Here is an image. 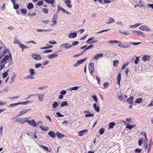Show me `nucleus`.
<instances>
[{
	"mask_svg": "<svg viewBox=\"0 0 153 153\" xmlns=\"http://www.w3.org/2000/svg\"><path fill=\"white\" fill-rule=\"evenodd\" d=\"M115 123L114 122H112L110 123L109 124V128H114V126L115 125Z\"/></svg>",
	"mask_w": 153,
	"mask_h": 153,
	"instance_id": "393cba45",
	"label": "nucleus"
},
{
	"mask_svg": "<svg viewBox=\"0 0 153 153\" xmlns=\"http://www.w3.org/2000/svg\"><path fill=\"white\" fill-rule=\"evenodd\" d=\"M105 129L103 128H101L99 130L100 134H102L104 132Z\"/></svg>",
	"mask_w": 153,
	"mask_h": 153,
	"instance_id": "4c0bfd02",
	"label": "nucleus"
},
{
	"mask_svg": "<svg viewBox=\"0 0 153 153\" xmlns=\"http://www.w3.org/2000/svg\"><path fill=\"white\" fill-rule=\"evenodd\" d=\"M94 38V36H93V37H91L86 42L87 43V44H90V42H89L91 41V40H92Z\"/></svg>",
	"mask_w": 153,
	"mask_h": 153,
	"instance_id": "a18cd8bd",
	"label": "nucleus"
},
{
	"mask_svg": "<svg viewBox=\"0 0 153 153\" xmlns=\"http://www.w3.org/2000/svg\"><path fill=\"white\" fill-rule=\"evenodd\" d=\"M48 42L49 44H56V42L55 41H49Z\"/></svg>",
	"mask_w": 153,
	"mask_h": 153,
	"instance_id": "bf43d9fd",
	"label": "nucleus"
},
{
	"mask_svg": "<svg viewBox=\"0 0 153 153\" xmlns=\"http://www.w3.org/2000/svg\"><path fill=\"white\" fill-rule=\"evenodd\" d=\"M88 129H85L82 131H79L78 133L79 135V136H82L85 135L88 132Z\"/></svg>",
	"mask_w": 153,
	"mask_h": 153,
	"instance_id": "1a4fd4ad",
	"label": "nucleus"
},
{
	"mask_svg": "<svg viewBox=\"0 0 153 153\" xmlns=\"http://www.w3.org/2000/svg\"><path fill=\"white\" fill-rule=\"evenodd\" d=\"M133 98L132 96L130 97L127 100V102H128V103L130 105L133 104Z\"/></svg>",
	"mask_w": 153,
	"mask_h": 153,
	"instance_id": "aec40b11",
	"label": "nucleus"
},
{
	"mask_svg": "<svg viewBox=\"0 0 153 153\" xmlns=\"http://www.w3.org/2000/svg\"><path fill=\"white\" fill-rule=\"evenodd\" d=\"M57 18V15L55 13L54 14V16H53V19L52 20V22H53V23L51 24V26H54L56 24V19Z\"/></svg>",
	"mask_w": 153,
	"mask_h": 153,
	"instance_id": "9d476101",
	"label": "nucleus"
},
{
	"mask_svg": "<svg viewBox=\"0 0 153 153\" xmlns=\"http://www.w3.org/2000/svg\"><path fill=\"white\" fill-rule=\"evenodd\" d=\"M4 55V53L3 52H0V59H1Z\"/></svg>",
	"mask_w": 153,
	"mask_h": 153,
	"instance_id": "774afa93",
	"label": "nucleus"
},
{
	"mask_svg": "<svg viewBox=\"0 0 153 153\" xmlns=\"http://www.w3.org/2000/svg\"><path fill=\"white\" fill-rule=\"evenodd\" d=\"M60 94L63 95H65L66 93V91L65 90H62L60 92Z\"/></svg>",
	"mask_w": 153,
	"mask_h": 153,
	"instance_id": "0e129e2a",
	"label": "nucleus"
},
{
	"mask_svg": "<svg viewBox=\"0 0 153 153\" xmlns=\"http://www.w3.org/2000/svg\"><path fill=\"white\" fill-rule=\"evenodd\" d=\"M31 111V109L30 108L21 111L20 113V115H22L28 112L29 111Z\"/></svg>",
	"mask_w": 153,
	"mask_h": 153,
	"instance_id": "9b49d317",
	"label": "nucleus"
},
{
	"mask_svg": "<svg viewBox=\"0 0 153 153\" xmlns=\"http://www.w3.org/2000/svg\"><path fill=\"white\" fill-rule=\"evenodd\" d=\"M58 55L56 54H54L53 55H51L48 56L50 59H51L54 58L56 57Z\"/></svg>",
	"mask_w": 153,
	"mask_h": 153,
	"instance_id": "bb28decb",
	"label": "nucleus"
},
{
	"mask_svg": "<svg viewBox=\"0 0 153 153\" xmlns=\"http://www.w3.org/2000/svg\"><path fill=\"white\" fill-rule=\"evenodd\" d=\"M68 104L67 102L66 101H64L62 102L61 107H63L65 105L68 106Z\"/></svg>",
	"mask_w": 153,
	"mask_h": 153,
	"instance_id": "cd10ccee",
	"label": "nucleus"
},
{
	"mask_svg": "<svg viewBox=\"0 0 153 153\" xmlns=\"http://www.w3.org/2000/svg\"><path fill=\"white\" fill-rule=\"evenodd\" d=\"M42 12L45 13H48V10L47 8H43L42 9Z\"/></svg>",
	"mask_w": 153,
	"mask_h": 153,
	"instance_id": "de8ad7c7",
	"label": "nucleus"
},
{
	"mask_svg": "<svg viewBox=\"0 0 153 153\" xmlns=\"http://www.w3.org/2000/svg\"><path fill=\"white\" fill-rule=\"evenodd\" d=\"M79 44V42L78 41H76L73 43L71 45V46L72 47L77 45Z\"/></svg>",
	"mask_w": 153,
	"mask_h": 153,
	"instance_id": "09e8293b",
	"label": "nucleus"
},
{
	"mask_svg": "<svg viewBox=\"0 0 153 153\" xmlns=\"http://www.w3.org/2000/svg\"><path fill=\"white\" fill-rule=\"evenodd\" d=\"M114 22V19L111 17H110L108 20V22H106V23L107 24H110L111 23Z\"/></svg>",
	"mask_w": 153,
	"mask_h": 153,
	"instance_id": "c85d7f7f",
	"label": "nucleus"
},
{
	"mask_svg": "<svg viewBox=\"0 0 153 153\" xmlns=\"http://www.w3.org/2000/svg\"><path fill=\"white\" fill-rule=\"evenodd\" d=\"M121 74L120 73H119V74L118 75L117 78V83H118L119 84V85H120V82L121 80Z\"/></svg>",
	"mask_w": 153,
	"mask_h": 153,
	"instance_id": "5701e85b",
	"label": "nucleus"
},
{
	"mask_svg": "<svg viewBox=\"0 0 153 153\" xmlns=\"http://www.w3.org/2000/svg\"><path fill=\"white\" fill-rule=\"evenodd\" d=\"M40 147L41 148H43V149H44V150H45L46 151H49L48 148L46 146H40Z\"/></svg>",
	"mask_w": 153,
	"mask_h": 153,
	"instance_id": "c03bdc74",
	"label": "nucleus"
},
{
	"mask_svg": "<svg viewBox=\"0 0 153 153\" xmlns=\"http://www.w3.org/2000/svg\"><path fill=\"white\" fill-rule=\"evenodd\" d=\"M30 74L31 76H32L35 74L34 70L33 68H31L30 69Z\"/></svg>",
	"mask_w": 153,
	"mask_h": 153,
	"instance_id": "f704fd0d",
	"label": "nucleus"
},
{
	"mask_svg": "<svg viewBox=\"0 0 153 153\" xmlns=\"http://www.w3.org/2000/svg\"><path fill=\"white\" fill-rule=\"evenodd\" d=\"M44 96V95L43 94H40L39 96V100L40 101H42L43 100V98Z\"/></svg>",
	"mask_w": 153,
	"mask_h": 153,
	"instance_id": "473e14b6",
	"label": "nucleus"
},
{
	"mask_svg": "<svg viewBox=\"0 0 153 153\" xmlns=\"http://www.w3.org/2000/svg\"><path fill=\"white\" fill-rule=\"evenodd\" d=\"M150 58V56L144 55L142 58V60L144 62L146 60H149Z\"/></svg>",
	"mask_w": 153,
	"mask_h": 153,
	"instance_id": "ddd939ff",
	"label": "nucleus"
},
{
	"mask_svg": "<svg viewBox=\"0 0 153 153\" xmlns=\"http://www.w3.org/2000/svg\"><path fill=\"white\" fill-rule=\"evenodd\" d=\"M3 53H4V55L7 53H10L9 50H8L7 49H5Z\"/></svg>",
	"mask_w": 153,
	"mask_h": 153,
	"instance_id": "603ef678",
	"label": "nucleus"
},
{
	"mask_svg": "<svg viewBox=\"0 0 153 153\" xmlns=\"http://www.w3.org/2000/svg\"><path fill=\"white\" fill-rule=\"evenodd\" d=\"M26 122L27 123L30 125L33 126V127H35L36 126L37 124L35 121V120L33 119L31 120H29L27 119V118Z\"/></svg>",
	"mask_w": 153,
	"mask_h": 153,
	"instance_id": "39448f33",
	"label": "nucleus"
},
{
	"mask_svg": "<svg viewBox=\"0 0 153 153\" xmlns=\"http://www.w3.org/2000/svg\"><path fill=\"white\" fill-rule=\"evenodd\" d=\"M79 88V87L77 86H75L74 87H72L71 88V89L72 90H76L78 89Z\"/></svg>",
	"mask_w": 153,
	"mask_h": 153,
	"instance_id": "5fc2aeb1",
	"label": "nucleus"
},
{
	"mask_svg": "<svg viewBox=\"0 0 153 153\" xmlns=\"http://www.w3.org/2000/svg\"><path fill=\"white\" fill-rule=\"evenodd\" d=\"M21 11L22 13L24 14H26L27 12V10L26 9H22Z\"/></svg>",
	"mask_w": 153,
	"mask_h": 153,
	"instance_id": "e433bc0d",
	"label": "nucleus"
},
{
	"mask_svg": "<svg viewBox=\"0 0 153 153\" xmlns=\"http://www.w3.org/2000/svg\"><path fill=\"white\" fill-rule=\"evenodd\" d=\"M118 44H119L118 45V46L124 48H128L130 47V46L128 45H124L122 44V43L120 41L119 43H118Z\"/></svg>",
	"mask_w": 153,
	"mask_h": 153,
	"instance_id": "a211bd4d",
	"label": "nucleus"
},
{
	"mask_svg": "<svg viewBox=\"0 0 153 153\" xmlns=\"http://www.w3.org/2000/svg\"><path fill=\"white\" fill-rule=\"evenodd\" d=\"M40 128L42 129V130L44 131H46L48 130V127H45L44 126H40Z\"/></svg>",
	"mask_w": 153,
	"mask_h": 153,
	"instance_id": "ea45409f",
	"label": "nucleus"
},
{
	"mask_svg": "<svg viewBox=\"0 0 153 153\" xmlns=\"http://www.w3.org/2000/svg\"><path fill=\"white\" fill-rule=\"evenodd\" d=\"M122 34L125 35H128L130 34L129 33L128 31L124 32H120Z\"/></svg>",
	"mask_w": 153,
	"mask_h": 153,
	"instance_id": "13d9d810",
	"label": "nucleus"
},
{
	"mask_svg": "<svg viewBox=\"0 0 153 153\" xmlns=\"http://www.w3.org/2000/svg\"><path fill=\"white\" fill-rule=\"evenodd\" d=\"M34 78L32 76H27V77H25V79H33Z\"/></svg>",
	"mask_w": 153,
	"mask_h": 153,
	"instance_id": "69168bd1",
	"label": "nucleus"
},
{
	"mask_svg": "<svg viewBox=\"0 0 153 153\" xmlns=\"http://www.w3.org/2000/svg\"><path fill=\"white\" fill-rule=\"evenodd\" d=\"M48 134L52 138H55L56 137V135L53 131H50L48 133Z\"/></svg>",
	"mask_w": 153,
	"mask_h": 153,
	"instance_id": "6ab92c4d",
	"label": "nucleus"
},
{
	"mask_svg": "<svg viewBox=\"0 0 153 153\" xmlns=\"http://www.w3.org/2000/svg\"><path fill=\"white\" fill-rule=\"evenodd\" d=\"M56 114L57 115V116L59 117H62L64 116L63 115H62L61 113H60L59 112H57L56 113Z\"/></svg>",
	"mask_w": 153,
	"mask_h": 153,
	"instance_id": "4d7b16f0",
	"label": "nucleus"
},
{
	"mask_svg": "<svg viewBox=\"0 0 153 153\" xmlns=\"http://www.w3.org/2000/svg\"><path fill=\"white\" fill-rule=\"evenodd\" d=\"M9 71V70H8L6 71L5 72L4 74H3V78L4 79L8 75V72Z\"/></svg>",
	"mask_w": 153,
	"mask_h": 153,
	"instance_id": "a878e982",
	"label": "nucleus"
},
{
	"mask_svg": "<svg viewBox=\"0 0 153 153\" xmlns=\"http://www.w3.org/2000/svg\"><path fill=\"white\" fill-rule=\"evenodd\" d=\"M64 3L67 5L68 7L69 8H71L72 6L70 4L71 0H65L64 1Z\"/></svg>",
	"mask_w": 153,
	"mask_h": 153,
	"instance_id": "dca6fc26",
	"label": "nucleus"
},
{
	"mask_svg": "<svg viewBox=\"0 0 153 153\" xmlns=\"http://www.w3.org/2000/svg\"><path fill=\"white\" fill-rule=\"evenodd\" d=\"M94 115V114H87L85 115V117H93Z\"/></svg>",
	"mask_w": 153,
	"mask_h": 153,
	"instance_id": "8fccbe9b",
	"label": "nucleus"
},
{
	"mask_svg": "<svg viewBox=\"0 0 153 153\" xmlns=\"http://www.w3.org/2000/svg\"><path fill=\"white\" fill-rule=\"evenodd\" d=\"M86 58H85L83 59H81L80 60H78L77 62H78V64L79 65L81 64L83 62H84L86 60Z\"/></svg>",
	"mask_w": 153,
	"mask_h": 153,
	"instance_id": "72a5a7b5",
	"label": "nucleus"
},
{
	"mask_svg": "<svg viewBox=\"0 0 153 153\" xmlns=\"http://www.w3.org/2000/svg\"><path fill=\"white\" fill-rule=\"evenodd\" d=\"M56 135L59 138L62 139L65 137V135L59 132H57L56 133Z\"/></svg>",
	"mask_w": 153,
	"mask_h": 153,
	"instance_id": "2eb2a0df",
	"label": "nucleus"
},
{
	"mask_svg": "<svg viewBox=\"0 0 153 153\" xmlns=\"http://www.w3.org/2000/svg\"><path fill=\"white\" fill-rule=\"evenodd\" d=\"M109 29H106V30H102L100 32H97V33H102L104 32H106V31H108Z\"/></svg>",
	"mask_w": 153,
	"mask_h": 153,
	"instance_id": "052dcab7",
	"label": "nucleus"
},
{
	"mask_svg": "<svg viewBox=\"0 0 153 153\" xmlns=\"http://www.w3.org/2000/svg\"><path fill=\"white\" fill-rule=\"evenodd\" d=\"M103 53H100L96 54L94 57V59L95 60H98L99 58L102 57L103 56Z\"/></svg>",
	"mask_w": 153,
	"mask_h": 153,
	"instance_id": "4468645a",
	"label": "nucleus"
},
{
	"mask_svg": "<svg viewBox=\"0 0 153 153\" xmlns=\"http://www.w3.org/2000/svg\"><path fill=\"white\" fill-rule=\"evenodd\" d=\"M93 106L96 111L98 112L100 111V109L99 107L97 105L96 103H94L93 104Z\"/></svg>",
	"mask_w": 153,
	"mask_h": 153,
	"instance_id": "412c9836",
	"label": "nucleus"
},
{
	"mask_svg": "<svg viewBox=\"0 0 153 153\" xmlns=\"http://www.w3.org/2000/svg\"><path fill=\"white\" fill-rule=\"evenodd\" d=\"M77 36V33H70L68 36L69 38H73L76 37Z\"/></svg>",
	"mask_w": 153,
	"mask_h": 153,
	"instance_id": "f3484780",
	"label": "nucleus"
},
{
	"mask_svg": "<svg viewBox=\"0 0 153 153\" xmlns=\"http://www.w3.org/2000/svg\"><path fill=\"white\" fill-rule=\"evenodd\" d=\"M138 142V145L139 146H141L142 143H143V142L142 140L141 139H140L139 140Z\"/></svg>",
	"mask_w": 153,
	"mask_h": 153,
	"instance_id": "680f3d73",
	"label": "nucleus"
},
{
	"mask_svg": "<svg viewBox=\"0 0 153 153\" xmlns=\"http://www.w3.org/2000/svg\"><path fill=\"white\" fill-rule=\"evenodd\" d=\"M43 3H44L42 1H39L37 2V5L39 6H40L43 5Z\"/></svg>",
	"mask_w": 153,
	"mask_h": 153,
	"instance_id": "49530a36",
	"label": "nucleus"
},
{
	"mask_svg": "<svg viewBox=\"0 0 153 153\" xmlns=\"http://www.w3.org/2000/svg\"><path fill=\"white\" fill-rule=\"evenodd\" d=\"M141 43V42H136V43H134V42H132L131 43V44L134 45H137L139 44H140Z\"/></svg>",
	"mask_w": 153,
	"mask_h": 153,
	"instance_id": "338daca9",
	"label": "nucleus"
},
{
	"mask_svg": "<svg viewBox=\"0 0 153 153\" xmlns=\"http://www.w3.org/2000/svg\"><path fill=\"white\" fill-rule=\"evenodd\" d=\"M119 63V61L118 60H115L113 61V65L115 66H117Z\"/></svg>",
	"mask_w": 153,
	"mask_h": 153,
	"instance_id": "a19ab883",
	"label": "nucleus"
},
{
	"mask_svg": "<svg viewBox=\"0 0 153 153\" xmlns=\"http://www.w3.org/2000/svg\"><path fill=\"white\" fill-rule=\"evenodd\" d=\"M152 145V143H150L149 145V148L148 149H147V152L148 153H149L150 150V148L151 147V146Z\"/></svg>",
	"mask_w": 153,
	"mask_h": 153,
	"instance_id": "6e6d98bb",
	"label": "nucleus"
},
{
	"mask_svg": "<svg viewBox=\"0 0 153 153\" xmlns=\"http://www.w3.org/2000/svg\"><path fill=\"white\" fill-rule=\"evenodd\" d=\"M19 7V4H14V8L16 10L18 9Z\"/></svg>",
	"mask_w": 153,
	"mask_h": 153,
	"instance_id": "864d4df0",
	"label": "nucleus"
},
{
	"mask_svg": "<svg viewBox=\"0 0 153 153\" xmlns=\"http://www.w3.org/2000/svg\"><path fill=\"white\" fill-rule=\"evenodd\" d=\"M53 51L51 50H45L43 51V53H48L50 52H52Z\"/></svg>",
	"mask_w": 153,
	"mask_h": 153,
	"instance_id": "3c124183",
	"label": "nucleus"
},
{
	"mask_svg": "<svg viewBox=\"0 0 153 153\" xmlns=\"http://www.w3.org/2000/svg\"><path fill=\"white\" fill-rule=\"evenodd\" d=\"M139 29L142 30H145L147 31H150L151 29L150 28H148V27L146 25H141L139 27Z\"/></svg>",
	"mask_w": 153,
	"mask_h": 153,
	"instance_id": "0eeeda50",
	"label": "nucleus"
},
{
	"mask_svg": "<svg viewBox=\"0 0 153 153\" xmlns=\"http://www.w3.org/2000/svg\"><path fill=\"white\" fill-rule=\"evenodd\" d=\"M30 101L29 100H27L24 102H19V104H23L24 105H25L27 103H30Z\"/></svg>",
	"mask_w": 153,
	"mask_h": 153,
	"instance_id": "7c9ffc66",
	"label": "nucleus"
},
{
	"mask_svg": "<svg viewBox=\"0 0 153 153\" xmlns=\"http://www.w3.org/2000/svg\"><path fill=\"white\" fill-rule=\"evenodd\" d=\"M143 100L141 98H139L136 100L135 102L136 103H140Z\"/></svg>",
	"mask_w": 153,
	"mask_h": 153,
	"instance_id": "c9c22d12",
	"label": "nucleus"
},
{
	"mask_svg": "<svg viewBox=\"0 0 153 153\" xmlns=\"http://www.w3.org/2000/svg\"><path fill=\"white\" fill-rule=\"evenodd\" d=\"M45 2H47L48 3H50L51 4H53L55 2V1L54 0H43Z\"/></svg>",
	"mask_w": 153,
	"mask_h": 153,
	"instance_id": "c756f323",
	"label": "nucleus"
},
{
	"mask_svg": "<svg viewBox=\"0 0 153 153\" xmlns=\"http://www.w3.org/2000/svg\"><path fill=\"white\" fill-rule=\"evenodd\" d=\"M34 7L33 4L30 2L27 5V8L29 10L32 9Z\"/></svg>",
	"mask_w": 153,
	"mask_h": 153,
	"instance_id": "4be33fe9",
	"label": "nucleus"
},
{
	"mask_svg": "<svg viewBox=\"0 0 153 153\" xmlns=\"http://www.w3.org/2000/svg\"><path fill=\"white\" fill-rule=\"evenodd\" d=\"M58 106V103L57 102H55L52 105V108H56Z\"/></svg>",
	"mask_w": 153,
	"mask_h": 153,
	"instance_id": "2f4dec72",
	"label": "nucleus"
},
{
	"mask_svg": "<svg viewBox=\"0 0 153 153\" xmlns=\"http://www.w3.org/2000/svg\"><path fill=\"white\" fill-rule=\"evenodd\" d=\"M20 45L21 46V48L22 49V51H23V49L25 48H27V47L26 46L24 45L23 44H20Z\"/></svg>",
	"mask_w": 153,
	"mask_h": 153,
	"instance_id": "58836bf2",
	"label": "nucleus"
},
{
	"mask_svg": "<svg viewBox=\"0 0 153 153\" xmlns=\"http://www.w3.org/2000/svg\"><path fill=\"white\" fill-rule=\"evenodd\" d=\"M139 57L136 56V58L134 61V62L136 64H137L139 62Z\"/></svg>",
	"mask_w": 153,
	"mask_h": 153,
	"instance_id": "37998d69",
	"label": "nucleus"
},
{
	"mask_svg": "<svg viewBox=\"0 0 153 153\" xmlns=\"http://www.w3.org/2000/svg\"><path fill=\"white\" fill-rule=\"evenodd\" d=\"M58 10H57V11H58V12H59L60 10H61L62 13H66L67 14H68L70 13L69 12H68L67 10L64 9L60 5L58 7Z\"/></svg>",
	"mask_w": 153,
	"mask_h": 153,
	"instance_id": "6e6552de",
	"label": "nucleus"
},
{
	"mask_svg": "<svg viewBox=\"0 0 153 153\" xmlns=\"http://www.w3.org/2000/svg\"><path fill=\"white\" fill-rule=\"evenodd\" d=\"M42 65V64L41 63L36 64H35V67L36 68H38Z\"/></svg>",
	"mask_w": 153,
	"mask_h": 153,
	"instance_id": "e2e57ef3",
	"label": "nucleus"
},
{
	"mask_svg": "<svg viewBox=\"0 0 153 153\" xmlns=\"http://www.w3.org/2000/svg\"><path fill=\"white\" fill-rule=\"evenodd\" d=\"M131 33L132 34L136 35L137 36L140 35L143 37H145L146 36L145 34L143 32L140 31L133 30L132 31Z\"/></svg>",
	"mask_w": 153,
	"mask_h": 153,
	"instance_id": "f257e3e1",
	"label": "nucleus"
},
{
	"mask_svg": "<svg viewBox=\"0 0 153 153\" xmlns=\"http://www.w3.org/2000/svg\"><path fill=\"white\" fill-rule=\"evenodd\" d=\"M61 47H64L66 49H68L71 47V45L68 43L63 44L61 45Z\"/></svg>",
	"mask_w": 153,
	"mask_h": 153,
	"instance_id": "f8f14e48",
	"label": "nucleus"
},
{
	"mask_svg": "<svg viewBox=\"0 0 153 153\" xmlns=\"http://www.w3.org/2000/svg\"><path fill=\"white\" fill-rule=\"evenodd\" d=\"M120 41L117 40H111L109 41L108 43L111 45H114V43L118 44V43H119Z\"/></svg>",
	"mask_w": 153,
	"mask_h": 153,
	"instance_id": "b1692460",
	"label": "nucleus"
},
{
	"mask_svg": "<svg viewBox=\"0 0 153 153\" xmlns=\"http://www.w3.org/2000/svg\"><path fill=\"white\" fill-rule=\"evenodd\" d=\"M32 57L36 60H40L41 59V56L38 54L35 53H32Z\"/></svg>",
	"mask_w": 153,
	"mask_h": 153,
	"instance_id": "423d86ee",
	"label": "nucleus"
},
{
	"mask_svg": "<svg viewBox=\"0 0 153 153\" xmlns=\"http://www.w3.org/2000/svg\"><path fill=\"white\" fill-rule=\"evenodd\" d=\"M27 118H18L16 119V122L23 124L26 122Z\"/></svg>",
	"mask_w": 153,
	"mask_h": 153,
	"instance_id": "20e7f679",
	"label": "nucleus"
},
{
	"mask_svg": "<svg viewBox=\"0 0 153 153\" xmlns=\"http://www.w3.org/2000/svg\"><path fill=\"white\" fill-rule=\"evenodd\" d=\"M10 57V59H12V56L10 53H9V55H6L4 56V57L0 61V64H2L3 63H5L6 61Z\"/></svg>",
	"mask_w": 153,
	"mask_h": 153,
	"instance_id": "f03ea898",
	"label": "nucleus"
},
{
	"mask_svg": "<svg viewBox=\"0 0 153 153\" xmlns=\"http://www.w3.org/2000/svg\"><path fill=\"white\" fill-rule=\"evenodd\" d=\"M88 70L90 74L92 75L94 72V64L93 62L89 63Z\"/></svg>",
	"mask_w": 153,
	"mask_h": 153,
	"instance_id": "7ed1b4c3",
	"label": "nucleus"
},
{
	"mask_svg": "<svg viewBox=\"0 0 153 153\" xmlns=\"http://www.w3.org/2000/svg\"><path fill=\"white\" fill-rule=\"evenodd\" d=\"M19 105V102L18 103H16L11 104L10 105L9 107H11L13 106H16V105Z\"/></svg>",
	"mask_w": 153,
	"mask_h": 153,
	"instance_id": "79ce46f5",
	"label": "nucleus"
}]
</instances>
